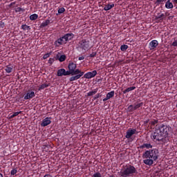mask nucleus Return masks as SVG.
Returning a JSON list of instances; mask_svg holds the SVG:
<instances>
[{
	"label": "nucleus",
	"instance_id": "9d476101",
	"mask_svg": "<svg viewBox=\"0 0 177 177\" xmlns=\"http://www.w3.org/2000/svg\"><path fill=\"white\" fill-rule=\"evenodd\" d=\"M158 46V41L157 40H152L149 44V49L150 50H156V48Z\"/></svg>",
	"mask_w": 177,
	"mask_h": 177
},
{
	"label": "nucleus",
	"instance_id": "a19ab883",
	"mask_svg": "<svg viewBox=\"0 0 177 177\" xmlns=\"http://www.w3.org/2000/svg\"><path fill=\"white\" fill-rule=\"evenodd\" d=\"M100 96H102V95H100V93L96 94V95L94 96V97H93L94 100H96V99H99V97H100Z\"/></svg>",
	"mask_w": 177,
	"mask_h": 177
},
{
	"label": "nucleus",
	"instance_id": "603ef678",
	"mask_svg": "<svg viewBox=\"0 0 177 177\" xmlns=\"http://www.w3.org/2000/svg\"><path fill=\"white\" fill-rule=\"evenodd\" d=\"M121 62H122V61L120 60V61H118V63H121Z\"/></svg>",
	"mask_w": 177,
	"mask_h": 177
},
{
	"label": "nucleus",
	"instance_id": "aec40b11",
	"mask_svg": "<svg viewBox=\"0 0 177 177\" xmlns=\"http://www.w3.org/2000/svg\"><path fill=\"white\" fill-rule=\"evenodd\" d=\"M3 70H5L6 73H10L13 70V66H12L11 65L7 66L3 68Z\"/></svg>",
	"mask_w": 177,
	"mask_h": 177
},
{
	"label": "nucleus",
	"instance_id": "c756f323",
	"mask_svg": "<svg viewBox=\"0 0 177 177\" xmlns=\"http://www.w3.org/2000/svg\"><path fill=\"white\" fill-rule=\"evenodd\" d=\"M65 75H73V76H75V73L74 72H73L72 71L69 70V71H66L65 70Z\"/></svg>",
	"mask_w": 177,
	"mask_h": 177
},
{
	"label": "nucleus",
	"instance_id": "a18cd8bd",
	"mask_svg": "<svg viewBox=\"0 0 177 177\" xmlns=\"http://www.w3.org/2000/svg\"><path fill=\"white\" fill-rule=\"evenodd\" d=\"M21 113V111L19 112H15L13 114L15 117H17V115H19V114H20Z\"/></svg>",
	"mask_w": 177,
	"mask_h": 177
},
{
	"label": "nucleus",
	"instance_id": "8fccbe9b",
	"mask_svg": "<svg viewBox=\"0 0 177 177\" xmlns=\"http://www.w3.org/2000/svg\"><path fill=\"white\" fill-rule=\"evenodd\" d=\"M44 177H52L50 174H46Z\"/></svg>",
	"mask_w": 177,
	"mask_h": 177
},
{
	"label": "nucleus",
	"instance_id": "6e6552de",
	"mask_svg": "<svg viewBox=\"0 0 177 177\" xmlns=\"http://www.w3.org/2000/svg\"><path fill=\"white\" fill-rule=\"evenodd\" d=\"M135 133H136V129L129 128L126 132V136H125L126 139H131L132 136H133Z\"/></svg>",
	"mask_w": 177,
	"mask_h": 177
},
{
	"label": "nucleus",
	"instance_id": "c9c22d12",
	"mask_svg": "<svg viewBox=\"0 0 177 177\" xmlns=\"http://www.w3.org/2000/svg\"><path fill=\"white\" fill-rule=\"evenodd\" d=\"M50 53H46V54L43 56L44 60H46V59H48V57H50Z\"/></svg>",
	"mask_w": 177,
	"mask_h": 177
},
{
	"label": "nucleus",
	"instance_id": "39448f33",
	"mask_svg": "<svg viewBox=\"0 0 177 177\" xmlns=\"http://www.w3.org/2000/svg\"><path fill=\"white\" fill-rule=\"evenodd\" d=\"M151 139L153 142H162V143H168V141L162 136V133H160V131L158 129L155 130V132L151 134Z\"/></svg>",
	"mask_w": 177,
	"mask_h": 177
},
{
	"label": "nucleus",
	"instance_id": "393cba45",
	"mask_svg": "<svg viewBox=\"0 0 177 177\" xmlns=\"http://www.w3.org/2000/svg\"><path fill=\"white\" fill-rule=\"evenodd\" d=\"M156 124H158V120H153L149 122V124L150 125L151 128H152V129L154 128V127L156 126Z\"/></svg>",
	"mask_w": 177,
	"mask_h": 177
},
{
	"label": "nucleus",
	"instance_id": "72a5a7b5",
	"mask_svg": "<svg viewBox=\"0 0 177 177\" xmlns=\"http://www.w3.org/2000/svg\"><path fill=\"white\" fill-rule=\"evenodd\" d=\"M127 49H128V45L123 44L120 46V50H122V52H125Z\"/></svg>",
	"mask_w": 177,
	"mask_h": 177
},
{
	"label": "nucleus",
	"instance_id": "f03ea898",
	"mask_svg": "<svg viewBox=\"0 0 177 177\" xmlns=\"http://www.w3.org/2000/svg\"><path fill=\"white\" fill-rule=\"evenodd\" d=\"M160 133L165 138L166 142H171L174 138V133L172 132V127L169 125L162 124L158 127Z\"/></svg>",
	"mask_w": 177,
	"mask_h": 177
},
{
	"label": "nucleus",
	"instance_id": "864d4df0",
	"mask_svg": "<svg viewBox=\"0 0 177 177\" xmlns=\"http://www.w3.org/2000/svg\"><path fill=\"white\" fill-rule=\"evenodd\" d=\"M1 177H3V176L2 174H1Z\"/></svg>",
	"mask_w": 177,
	"mask_h": 177
},
{
	"label": "nucleus",
	"instance_id": "49530a36",
	"mask_svg": "<svg viewBox=\"0 0 177 177\" xmlns=\"http://www.w3.org/2000/svg\"><path fill=\"white\" fill-rule=\"evenodd\" d=\"M84 59H85L84 56H81L78 57V60H84Z\"/></svg>",
	"mask_w": 177,
	"mask_h": 177
},
{
	"label": "nucleus",
	"instance_id": "473e14b6",
	"mask_svg": "<svg viewBox=\"0 0 177 177\" xmlns=\"http://www.w3.org/2000/svg\"><path fill=\"white\" fill-rule=\"evenodd\" d=\"M38 19V15L37 14H33L30 16V20L34 21L37 20Z\"/></svg>",
	"mask_w": 177,
	"mask_h": 177
},
{
	"label": "nucleus",
	"instance_id": "09e8293b",
	"mask_svg": "<svg viewBox=\"0 0 177 177\" xmlns=\"http://www.w3.org/2000/svg\"><path fill=\"white\" fill-rule=\"evenodd\" d=\"M15 117H16V116H15V115L13 113L12 115H10V119L15 118Z\"/></svg>",
	"mask_w": 177,
	"mask_h": 177
},
{
	"label": "nucleus",
	"instance_id": "3c124183",
	"mask_svg": "<svg viewBox=\"0 0 177 177\" xmlns=\"http://www.w3.org/2000/svg\"><path fill=\"white\" fill-rule=\"evenodd\" d=\"M174 3H177V0H173Z\"/></svg>",
	"mask_w": 177,
	"mask_h": 177
},
{
	"label": "nucleus",
	"instance_id": "de8ad7c7",
	"mask_svg": "<svg viewBox=\"0 0 177 177\" xmlns=\"http://www.w3.org/2000/svg\"><path fill=\"white\" fill-rule=\"evenodd\" d=\"M15 117H16V116H15V115L13 113L12 115H10V119L15 118Z\"/></svg>",
	"mask_w": 177,
	"mask_h": 177
},
{
	"label": "nucleus",
	"instance_id": "dca6fc26",
	"mask_svg": "<svg viewBox=\"0 0 177 177\" xmlns=\"http://www.w3.org/2000/svg\"><path fill=\"white\" fill-rule=\"evenodd\" d=\"M66 69L61 68L57 71V77H63V75H65Z\"/></svg>",
	"mask_w": 177,
	"mask_h": 177
},
{
	"label": "nucleus",
	"instance_id": "0eeeda50",
	"mask_svg": "<svg viewBox=\"0 0 177 177\" xmlns=\"http://www.w3.org/2000/svg\"><path fill=\"white\" fill-rule=\"evenodd\" d=\"M33 97H35V92L28 90L24 95L25 100H31Z\"/></svg>",
	"mask_w": 177,
	"mask_h": 177
},
{
	"label": "nucleus",
	"instance_id": "4be33fe9",
	"mask_svg": "<svg viewBox=\"0 0 177 177\" xmlns=\"http://www.w3.org/2000/svg\"><path fill=\"white\" fill-rule=\"evenodd\" d=\"M135 89H136V86L129 87L127 89L123 91V93H124V95H125V93H128V92H131L132 91H135Z\"/></svg>",
	"mask_w": 177,
	"mask_h": 177
},
{
	"label": "nucleus",
	"instance_id": "f3484780",
	"mask_svg": "<svg viewBox=\"0 0 177 177\" xmlns=\"http://www.w3.org/2000/svg\"><path fill=\"white\" fill-rule=\"evenodd\" d=\"M165 8L166 9H172L174 8V4L169 1V0H167L165 3Z\"/></svg>",
	"mask_w": 177,
	"mask_h": 177
},
{
	"label": "nucleus",
	"instance_id": "7ed1b4c3",
	"mask_svg": "<svg viewBox=\"0 0 177 177\" xmlns=\"http://www.w3.org/2000/svg\"><path fill=\"white\" fill-rule=\"evenodd\" d=\"M68 70L74 73L76 75L70 77L69 81L73 82V81H77L80 80L82 75H84V72L81 71L80 69L77 68V64L74 62H70L68 66Z\"/></svg>",
	"mask_w": 177,
	"mask_h": 177
},
{
	"label": "nucleus",
	"instance_id": "e433bc0d",
	"mask_svg": "<svg viewBox=\"0 0 177 177\" xmlns=\"http://www.w3.org/2000/svg\"><path fill=\"white\" fill-rule=\"evenodd\" d=\"M24 9L20 8V7H18L15 9V12L17 13H18L19 12H24Z\"/></svg>",
	"mask_w": 177,
	"mask_h": 177
},
{
	"label": "nucleus",
	"instance_id": "bb28decb",
	"mask_svg": "<svg viewBox=\"0 0 177 177\" xmlns=\"http://www.w3.org/2000/svg\"><path fill=\"white\" fill-rule=\"evenodd\" d=\"M164 2H167V0H157L155 2L156 6H160V5H164Z\"/></svg>",
	"mask_w": 177,
	"mask_h": 177
},
{
	"label": "nucleus",
	"instance_id": "6ab92c4d",
	"mask_svg": "<svg viewBox=\"0 0 177 177\" xmlns=\"http://www.w3.org/2000/svg\"><path fill=\"white\" fill-rule=\"evenodd\" d=\"M50 23V21L49 19H46V21H43L41 24L40 28H44L45 27H46Z\"/></svg>",
	"mask_w": 177,
	"mask_h": 177
},
{
	"label": "nucleus",
	"instance_id": "412c9836",
	"mask_svg": "<svg viewBox=\"0 0 177 177\" xmlns=\"http://www.w3.org/2000/svg\"><path fill=\"white\" fill-rule=\"evenodd\" d=\"M49 86H50V84L44 83V84H42L39 86L38 90L39 91H42V90L45 89V88H48Z\"/></svg>",
	"mask_w": 177,
	"mask_h": 177
},
{
	"label": "nucleus",
	"instance_id": "4468645a",
	"mask_svg": "<svg viewBox=\"0 0 177 177\" xmlns=\"http://www.w3.org/2000/svg\"><path fill=\"white\" fill-rule=\"evenodd\" d=\"M56 59L57 60H59V62H63L66 60V59H67V57L66 56V55H62L60 57L59 56V55H57Z\"/></svg>",
	"mask_w": 177,
	"mask_h": 177
},
{
	"label": "nucleus",
	"instance_id": "58836bf2",
	"mask_svg": "<svg viewBox=\"0 0 177 177\" xmlns=\"http://www.w3.org/2000/svg\"><path fill=\"white\" fill-rule=\"evenodd\" d=\"M54 62H55V59L54 58H50L48 59V64H50V65L53 64Z\"/></svg>",
	"mask_w": 177,
	"mask_h": 177
},
{
	"label": "nucleus",
	"instance_id": "4c0bfd02",
	"mask_svg": "<svg viewBox=\"0 0 177 177\" xmlns=\"http://www.w3.org/2000/svg\"><path fill=\"white\" fill-rule=\"evenodd\" d=\"M92 177H102V174H100V172H96L93 175Z\"/></svg>",
	"mask_w": 177,
	"mask_h": 177
},
{
	"label": "nucleus",
	"instance_id": "423d86ee",
	"mask_svg": "<svg viewBox=\"0 0 177 177\" xmlns=\"http://www.w3.org/2000/svg\"><path fill=\"white\" fill-rule=\"evenodd\" d=\"M79 48L84 50V52H88L91 49V45L89 44V41L86 39H82L79 42Z\"/></svg>",
	"mask_w": 177,
	"mask_h": 177
},
{
	"label": "nucleus",
	"instance_id": "cd10ccee",
	"mask_svg": "<svg viewBox=\"0 0 177 177\" xmlns=\"http://www.w3.org/2000/svg\"><path fill=\"white\" fill-rule=\"evenodd\" d=\"M55 42L63 45V44H66V42L64 41V39H63V37H59V39H57Z\"/></svg>",
	"mask_w": 177,
	"mask_h": 177
},
{
	"label": "nucleus",
	"instance_id": "1a4fd4ad",
	"mask_svg": "<svg viewBox=\"0 0 177 177\" xmlns=\"http://www.w3.org/2000/svg\"><path fill=\"white\" fill-rule=\"evenodd\" d=\"M97 75V71H93L92 72H88L84 75V78H86V80H91V78H94V77H96Z\"/></svg>",
	"mask_w": 177,
	"mask_h": 177
},
{
	"label": "nucleus",
	"instance_id": "a211bd4d",
	"mask_svg": "<svg viewBox=\"0 0 177 177\" xmlns=\"http://www.w3.org/2000/svg\"><path fill=\"white\" fill-rule=\"evenodd\" d=\"M113 8H114V3H112L111 4H107L104 6V10L107 12L108 10H111V9H113Z\"/></svg>",
	"mask_w": 177,
	"mask_h": 177
},
{
	"label": "nucleus",
	"instance_id": "37998d69",
	"mask_svg": "<svg viewBox=\"0 0 177 177\" xmlns=\"http://www.w3.org/2000/svg\"><path fill=\"white\" fill-rule=\"evenodd\" d=\"M149 120H147L146 121L144 122V125L145 127H147V125L149 124Z\"/></svg>",
	"mask_w": 177,
	"mask_h": 177
},
{
	"label": "nucleus",
	"instance_id": "f704fd0d",
	"mask_svg": "<svg viewBox=\"0 0 177 177\" xmlns=\"http://www.w3.org/2000/svg\"><path fill=\"white\" fill-rule=\"evenodd\" d=\"M16 174H17V169H13L12 170H11V171H10L11 176H13V175H16Z\"/></svg>",
	"mask_w": 177,
	"mask_h": 177
},
{
	"label": "nucleus",
	"instance_id": "2f4dec72",
	"mask_svg": "<svg viewBox=\"0 0 177 177\" xmlns=\"http://www.w3.org/2000/svg\"><path fill=\"white\" fill-rule=\"evenodd\" d=\"M66 12V9L64 8H61L58 9V13L57 14V16H59V15H62V13H64Z\"/></svg>",
	"mask_w": 177,
	"mask_h": 177
},
{
	"label": "nucleus",
	"instance_id": "f257e3e1",
	"mask_svg": "<svg viewBox=\"0 0 177 177\" xmlns=\"http://www.w3.org/2000/svg\"><path fill=\"white\" fill-rule=\"evenodd\" d=\"M159 153L160 151L158 149H152L145 151L142 154V158H145L143 160L144 164H145V165H149V167L153 165V164H154V161H157V160H158Z\"/></svg>",
	"mask_w": 177,
	"mask_h": 177
},
{
	"label": "nucleus",
	"instance_id": "2eb2a0df",
	"mask_svg": "<svg viewBox=\"0 0 177 177\" xmlns=\"http://www.w3.org/2000/svg\"><path fill=\"white\" fill-rule=\"evenodd\" d=\"M138 149H153V145H151V144H143L142 145H140Z\"/></svg>",
	"mask_w": 177,
	"mask_h": 177
},
{
	"label": "nucleus",
	"instance_id": "20e7f679",
	"mask_svg": "<svg viewBox=\"0 0 177 177\" xmlns=\"http://www.w3.org/2000/svg\"><path fill=\"white\" fill-rule=\"evenodd\" d=\"M135 174H138V170H136V168L131 165L123 166L122 169L120 170V175L122 177L133 176Z\"/></svg>",
	"mask_w": 177,
	"mask_h": 177
},
{
	"label": "nucleus",
	"instance_id": "ea45409f",
	"mask_svg": "<svg viewBox=\"0 0 177 177\" xmlns=\"http://www.w3.org/2000/svg\"><path fill=\"white\" fill-rule=\"evenodd\" d=\"M97 55V52H93L91 54H90L89 57H95Z\"/></svg>",
	"mask_w": 177,
	"mask_h": 177
},
{
	"label": "nucleus",
	"instance_id": "7c9ffc66",
	"mask_svg": "<svg viewBox=\"0 0 177 177\" xmlns=\"http://www.w3.org/2000/svg\"><path fill=\"white\" fill-rule=\"evenodd\" d=\"M127 110H128L129 113H132V112L135 111V108L133 104H131L128 106Z\"/></svg>",
	"mask_w": 177,
	"mask_h": 177
},
{
	"label": "nucleus",
	"instance_id": "c03bdc74",
	"mask_svg": "<svg viewBox=\"0 0 177 177\" xmlns=\"http://www.w3.org/2000/svg\"><path fill=\"white\" fill-rule=\"evenodd\" d=\"M15 3H16L15 2H12V3L9 5L10 8H14Z\"/></svg>",
	"mask_w": 177,
	"mask_h": 177
},
{
	"label": "nucleus",
	"instance_id": "f8f14e48",
	"mask_svg": "<svg viewBox=\"0 0 177 177\" xmlns=\"http://www.w3.org/2000/svg\"><path fill=\"white\" fill-rule=\"evenodd\" d=\"M50 120H52V118L50 117H47L45 119H44L41 121V127H48V125L50 124V123L52 122Z\"/></svg>",
	"mask_w": 177,
	"mask_h": 177
},
{
	"label": "nucleus",
	"instance_id": "79ce46f5",
	"mask_svg": "<svg viewBox=\"0 0 177 177\" xmlns=\"http://www.w3.org/2000/svg\"><path fill=\"white\" fill-rule=\"evenodd\" d=\"M60 46H61V44L57 43V41H55V42H54V46H55V48H59Z\"/></svg>",
	"mask_w": 177,
	"mask_h": 177
},
{
	"label": "nucleus",
	"instance_id": "ddd939ff",
	"mask_svg": "<svg viewBox=\"0 0 177 177\" xmlns=\"http://www.w3.org/2000/svg\"><path fill=\"white\" fill-rule=\"evenodd\" d=\"M115 93V92L114 91H111V92L108 93L106 97L103 99V102H107V100H109V99H111V97H114Z\"/></svg>",
	"mask_w": 177,
	"mask_h": 177
},
{
	"label": "nucleus",
	"instance_id": "b1692460",
	"mask_svg": "<svg viewBox=\"0 0 177 177\" xmlns=\"http://www.w3.org/2000/svg\"><path fill=\"white\" fill-rule=\"evenodd\" d=\"M162 17H164V14H162L161 12H158L157 14V15L155 16L156 20H164V19Z\"/></svg>",
	"mask_w": 177,
	"mask_h": 177
},
{
	"label": "nucleus",
	"instance_id": "a878e982",
	"mask_svg": "<svg viewBox=\"0 0 177 177\" xmlns=\"http://www.w3.org/2000/svg\"><path fill=\"white\" fill-rule=\"evenodd\" d=\"M21 28L24 30V31H30V30H31V28L26 24L21 25Z\"/></svg>",
	"mask_w": 177,
	"mask_h": 177
},
{
	"label": "nucleus",
	"instance_id": "9b49d317",
	"mask_svg": "<svg viewBox=\"0 0 177 177\" xmlns=\"http://www.w3.org/2000/svg\"><path fill=\"white\" fill-rule=\"evenodd\" d=\"M62 38L64 39V41L66 44V42H68V41H71L74 38V34L73 33H66L64 36H62Z\"/></svg>",
	"mask_w": 177,
	"mask_h": 177
},
{
	"label": "nucleus",
	"instance_id": "5701e85b",
	"mask_svg": "<svg viewBox=\"0 0 177 177\" xmlns=\"http://www.w3.org/2000/svg\"><path fill=\"white\" fill-rule=\"evenodd\" d=\"M99 91L98 88H95L93 91H89L87 93V96H93V95H96V93H97V91Z\"/></svg>",
	"mask_w": 177,
	"mask_h": 177
},
{
	"label": "nucleus",
	"instance_id": "c85d7f7f",
	"mask_svg": "<svg viewBox=\"0 0 177 177\" xmlns=\"http://www.w3.org/2000/svg\"><path fill=\"white\" fill-rule=\"evenodd\" d=\"M143 106V102L138 103V104H134V110H138V109H140V107H142Z\"/></svg>",
	"mask_w": 177,
	"mask_h": 177
}]
</instances>
